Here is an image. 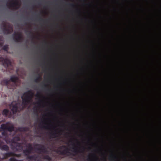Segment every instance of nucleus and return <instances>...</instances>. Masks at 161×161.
<instances>
[{
    "label": "nucleus",
    "mask_w": 161,
    "mask_h": 161,
    "mask_svg": "<svg viewBox=\"0 0 161 161\" xmlns=\"http://www.w3.org/2000/svg\"><path fill=\"white\" fill-rule=\"evenodd\" d=\"M17 104H16L15 103H13L10 105V108L14 113L17 111Z\"/></svg>",
    "instance_id": "nucleus-4"
},
{
    "label": "nucleus",
    "mask_w": 161,
    "mask_h": 161,
    "mask_svg": "<svg viewBox=\"0 0 161 161\" xmlns=\"http://www.w3.org/2000/svg\"><path fill=\"white\" fill-rule=\"evenodd\" d=\"M20 145V144L19 143L14 142H12L11 143V146L12 147H14V148L16 149L17 150H18L19 149Z\"/></svg>",
    "instance_id": "nucleus-5"
},
{
    "label": "nucleus",
    "mask_w": 161,
    "mask_h": 161,
    "mask_svg": "<svg viewBox=\"0 0 161 161\" xmlns=\"http://www.w3.org/2000/svg\"><path fill=\"white\" fill-rule=\"evenodd\" d=\"M10 161H17L16 160V159L14 158H11L10 159Z\"/></svg>",
    "instance_id": "nucleus-10"
},
{
    "label": "nucleus",
    "mask_w": 161,
    "mask_h": 161,
    "mask_svg": "<svg viewBox=\"0 0 161 161\" xmlns=\"http://www.w3.org/2000/svg\"><path fill=\"white\" fill-rule=\"evenodd\" d=\"M11 80L14 82H16L18 80V78L15 76H12L11 78Z\"/></svg>",
    "instance_id": "nucleus-6"
},
{
    "label": "nucleus",
    "mask_w": 161,
    "mask_h": 161,
    "mask_svg": "<svg viewBox=\"0 0 161 161\" xmlns=\"http://www.w3.org/2000/svg\"><path fill=\"white\" fill-rule=\"evenodd\" d=\"M8 112V110H7L6 109H5L3 110V114L6 115L7 114Z\"/></svg>",
    "instance_id": "nucleus-9"
},
{
    "label": "nucleus",
    "mask_w": 161,
    "mask_h": 161,
    "mask_svg": "<svg viewBox=\"0 0 161 161\" xmlns=\"http://www.w3.org/2000/svg\"><path fill=\"white\" fill-rule=\"evenodd\" d=\"M3 135H5L4 134V133H3Z\"/></svg>",
    "instance_id": "nucleus-11"
},
{
    "label": "nucleus",
    "mask_w": 161,
    "mask_h": 161,
    "mask_svg": "<svg viewBox=\"0 0 161 161\" xmlns=\"http://www.w3.org/2000/svg\"><path fill=\"white\" fill-rule=\"evenodd\" d=\"M18 3L16 1H14L12 3L11 6L12 7H14L16 5H18Z\"/></svg>",
    "instance_id": "nucleus-8"
},
{
    "label": "nucleus",
    "mask_w": 161,
    "mask_h": 161,
    "mask_svg": "<svg viewBox=\"0 0 161 161\" xmlns=\"http://www.w3.org/2000/svg\"><path fill=\"white\" fill-rule=\"evenodd\" d=\"M0 62L1 64H6L7 65L10 64V62L7 59H4L3 58H0Z\"/></svg>",
    "instance_id": "nucleus-3"
},
{
    "label": "nucleus",
    "mask_w": 161,
    "mask_h": 161,
    "mask_svg": "<svg viewBox=\"0 0 161 161\" xmlns=\"http://www.w3.org/2000/svg\"><path fill=\"white\" fill-rule=\"evenodd\" d=\"M0 148L2 149L6 150L8 149V147L6 145H3L2 147L0 145Z\"/></svg>",
    "instance_id": "nucleus-7"
},
{
    "label": "nucleus",
    "mask_w": 161,
    "mask_h": 161,
    "mask_svg": "<svg viewBox=\"0 0 161 161\" xmlns=\"http://www.w3.org/2000/svg\"><path fill=\"white\" fill-rule=\"evenodd\" d=\"M1 128L3 130H7L10 131H12L14 129L12 125L9 123L2 125Z\"/></svg>",
    "instance_id": "nucleus-2"
},
{
    "label": "nucleus",
    "mask_w": 161,
    "mask_h": 161,
    "mask_svg": "<svg viewBox=\"0 0 161 161\" xmlns=\"http://www.w3.org/2000/svg\"><path fill=\"white\" fill-rule=\"evenodd\" d=\"M33 95V94L31 91H29L25 93L22 97L23 105L25 106L28 104Z\"/></svg>",
    "instance_id": "nucleus-1"
}]
</instances>
